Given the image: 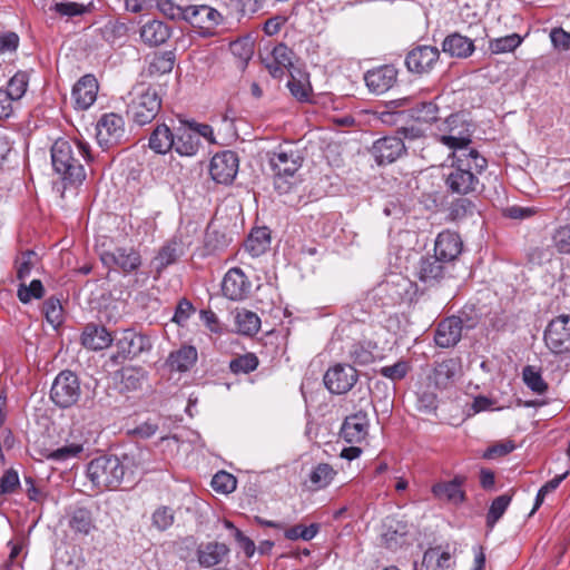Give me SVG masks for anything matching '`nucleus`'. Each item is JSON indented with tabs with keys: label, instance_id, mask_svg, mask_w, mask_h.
<instances>
[{
	"label": "nucleus",
	"instance_id": "1",
	"mask_svg": "<svg viewBox=\"0 0 570 570\" xmlns=\"http://www.w3.org/2000/svg\"><path fill=\"white\" fill-rule=\"evenodd\" d=\"M80 158L92 160L90 146L81 140L57 139L51 147V160L55 170L71 185L81 184L86 173Z\"/></svg>",
	"mask_w": 570,
	"mask_h": 570
},
{
	"label": "nucleus",
	"instance_id": "2",
	"mask_svg": "<svg viewBox=\"0 0 570 570\" xmlns=\"http://www.w3.org/2000/svg\"><path fill=\"white\" fill-rule=\"evenodd\" d=\"M451 170L446 176L448 189L458 195H468L476 190L478 175L488 167V160L476 149L469 153L452 154Z\"/></svg>",
	"mask_w": 570,
	"mask_h": 570
},
{
	"label": "nucleus",
	"instance_id": "3",
	"mask_svg": "<svg viewBox=\"0 0 570 570\" xmlns=\"http://www.w3.org/2000/svg\"><path fill=\"white\" fill-rule=\"evenodd\" d=\"M125 473L124 463L115 455H101L91 460L87 466V476L98 489L118 488Z\"/></svg>",
	"mask_w": 570,
	"mask_h": 570
},
{
	"label": "nucleus",
	"instance_id": "4",
	"mask_svg": "<svg viewBox=\"0 0 570 570\" xmlns=\"http://www.w3.org/2000/svg\"><path fill=\"white\" fill-rule=\"evenodd\" d=\"M161 109V98L155 88L148 87L131 95L127 104L128 118L138 126L150 124Z\"/></svg>",
	"mask_w": 570,
	"mask_h": 570
},
{
	"label": "nucleus",
	"instance_id": "5",
	"mask_svg": "<svg viewBox=\"0 0 570 570\" xmlns=\"http://www.w3.org/2000/svg\"><path fill=\"white\" fill-rule=\"evenodd\" d=\"M303 157L297 149L292 147H278L271 154L269 165L275 174V188L279 191H287L289 186L285 184L284 178L293 177L302 167Z\"/></svg>",
	"mask_w": 570,
	"mask_h": 570
},
{
	"label": "nucleus",
	"instance_id": "6",
	"mask_svg": "<svg viewBox=\"0 0 570 570\" xmlns=\"http://www.w3.org/2000/svg\"><path fill=\"white\" fill-rule=\"evenodd\" d=\"M223 14L208 4H190L185 7V22L190 24L202 37H212L223 22Z\"/></svg>",
	"mask_w": 570,
	"mask_h": 570
},
{
	"label": "nucleus",
	"instance_id": "7",
	"mask_svg": "<svg viewBox=\"0 0 570 570\" xmlns=\"http://www.w3.org/2000/svg\"><path fill=\"white\" fill-rule=\"evenodd\" d=\"M81 395V387L78 376L69 371H61L55 379L51 390V401L61 409L75 405Z\"/></svg>",
	"mask_w": 570,
	"mask_h": 570
},
{
	"label": "nucleus",
	"instance_id": "8",
	"mask_svg": "<svg viewBox=\"0 0 570 570\" xmlns=\"http://www.w3.org/2000/svg\"><path fill=\"white\" fill-rule=\"evenodd\" d=\"M468 478L455 474L451 480H440L431 487V493L435 500L443 504L460 507L466 502L465 491Z\"/></svg>",
	"mask_w": 570,
	"mask_h": 570
},
{
	"label": "nucleus",
	"instance_id": "9",
	"mask_svg": "<svg viewBox=\"0 0 570 570\" xmlns=\"http://www.w3.org/2000/svg\"><path fill=\"white\" fill-rule=\"evenodd\" d=\"M96 130L97 141L104 149L121 144L126 137L125 121L115 112L104 114L97 122Z\"/></svg>",
	"mask_w": 570,
	"mask_h": 570
},
{
	"label": "nucleus",
	"instance_id": "10",
	"mask_svg": "<svg viewBox=\"0 0 570 570\" xmlns=\"http://www.w3.org/2000/svg\"><path fill=\"white\" fill-rule=\"evenodd\" d=\"M546 346L553 354L570 352V315H559L551 320L544 331Z\"/></svg>",
	"mask_w": 570,
	"mask_h": 570
},
{
	"label": "nucleus",
	"instance_id": "11",
	"mask_svg": "<svg viewBox=\"0 0 570 570\" xmlns=\"http://www.w3.org/2000/svg\"><path fill=\"white\" fill-rule=\"evenodd\" d=\"M449 134L441 135L439 141L453 150V153H469L468 148L471 144L472 130L470 126L462 121L459 115H451L446 118Z\"/></svg>",
	"mask_w": 570,
	"mask_h": 570
},
{
	"label": "nucleus",
	"instance_id": "12",
	"mask_svg": "<svg viewBox=\"0 0 570 570\" xmlns=\"http://www.w3.org/2000/svg\"><path fill=\"white\" fill-rule=\"evenodd\" d=\"M440 60V51L434 46L420 45L410 50L405 56L407 70L416 75L430 73Z\"/></svg>",
	"mask_w": 570,
	"mask_h": 570
},
{
	"label": "nucleus",
	"instance_id": "13",
	"mask_svg": "<svg viewBox=\"0 0 570 570\" xmlns=\"http://www.w3.org/2000/svg\"><path fill=\"white\" fill-rule=\"evenodd\" d=\"M239 159L236 153H217L210 160L209 175L217 184L229 185L238 173Z\"/></svg>",
	"mask_w": 570,
	"mask_h": 570
},
{
	"label": "nucleus",
	"instance_id": "14",
	"mask_svg": "<svg viewBox=\"0 0 570 570\" xmlns=\"http://www.w3.org/2000/svg\"><path fill=\"white\" fill-rule=\"evenodd\" d=\"M357 380L356 368L348 364H336L328 368L324 375L325 386L335 394L347 393Z\"/></svg>",
	"mask_w": 570,
	"mask_h": 570
},
{
	"label": "nucleus",
	"instance_id": "15",
	"mask_svg": "<svg viewBox=\"0 0 570 570\" xmlns=\"http://www.w3.org/2000/svg\"><path fill=\"white\" fill-rule=\"evenodd\" d=\"M397 76L399 71L393 65H383L367 70L364 81L370 92L382 95L394 87Z\"/></svg>",
	"mask_w": 570,
	"mask_h": 570
},
{
	"label": "nucleus",
	"instance_id": "16",
	"mask_svg": "<svg viewBox=\"0 0 570 570\" xmlns=\"http://www.w3.org/2000/svg\"><path fill=\"white\" fill-rule=\"evenodd\" d=\"M294 52L285 43L276 45L262 57V62L273 78H282L286 71L291 73Z\"/></svg>",
	"mask_w": 570,
	"mask_h": 570
},
{
	"label": "nucleus",
	"instance_id": "17",
	"mask_svg": "<svg viewBox=\"0 0 570 570\" xmlns=\"http://www.w3.org/2000/svg\"><path fill=\"white\" fill-rule=\"evenodd\" d=\"M368 429V415L365 411L360 410L344 419L340 434L345 442L357 444L367 439Z\"/></svg>",
	"mask_w": 570,
	"mask_h": 570
},
{
	"label": "nucleus",
	"instance_id": "18",
	"mask_svg": "<svg viewBox=\"0 0 570 570\" xmlns=\"http://www.w3.org/2000/svg\"><path fill=\"white\" fill-rule=\"evenodd\" d=\"M405 151L404 141L397 136L382 137L371 148V153L379 165L392 164Z\"/></svg>",
	"mask_w": 570,
	"mask_h": 570
},
{
	"label": "nucleus",
	"instance_id": "19",
	"mask_svg": "<svg viewBox=\"0 0 570 570\" xmlns=\"http://www.w3.org/2000/svg\"><path fill=\"white\" fill-rule=\"evenodd\" d=\"M99 85L94 75L82 76L73 86L71 98L77 110L90 108L98 95Z\"/></svg>",
	"mask_w": 570,
	"mask_h": 570
},
{
	"label": "nucleus",
	"instance_id": "20",
	"mask_svg": "<svg viewBox=\"0 0 570 570\" xmlns=\"http://www.w3.org/2000/svg\"><path fill=\"white\" fill-rule=\"evenodd\" d=\"M250 289V282L239 267L230 268L222 282V293L230 301L244 299Z\"/></svg>",
	"mask_w": 570,
	"mask_h": 570
},
{
	"label": "nucleus",
	"instance_id": "21",
	"mask_svg": "<svg viewBox=\"0 0 570 570\" xmlns=\"http://www.w3.org/2000/svg\"><path fill=\"white\" fill-rule=\"evenodd\" d=\"M462 330L463 323L459 316L445 317L436 326L434 342L442 348L453 347L460 342Z\"/></svg>",
	"mask_w": 570,
	"mask_h": 570
},
{
	"label": "nucleus",
	"instance_id": "22",
	"mask_svg": "<svg viewBox=\"0 0 570 570\" xmlns=\"http://www.w3.org/2000/svg\"><path fill=\"white\" fill-rule=\"evenodd\" d=\"M173 35V28L163 20L148 19L139 28V37L144 45L153 48L164 45Z\"/></svg>",
	"mask_w": 570,
	"mask_h": 570
},
{
	"label": "nucleus",
	"instance_id": "23",
	"mask_svg": "<svg viewBox=\"0 0 570 570\" xmlns=\"http://www.w3.org/2000/svg\"><path fill=\"white\" fill-rule=\"evenodd\" d=\"M118 354L122 358H132L151 348L150 338L134 330H126L117 342Z\"/></svg>",
	"mask_w": 570,
	"mask_h": 570
},
{
	"label": "nucleus",
	"instance_id": "24",
	"mask_svg": "<svg viewBox=\"0 0 570 570\" xmlns=\"http://www.w3.org/2000/svg\"><path fill=\"white\" fill-rule=\"evenodd\" d=\"M105 264L112 263L124 273L129 274L137 271L141 265V256L138 250L132 247H117L114 252L102 255Z\"/></svg>",
	"mask_w": 570,
	"mask_h": 570
},
{
	"label": "nucleus",
	"instance_id": "25",
	"mask_svg": "<svg viewBox=\"0 0 570 570\" xmlns=\"http://www.w3.org/2000/svg\"><path fill=\"white\" fill-rule=\"evenodd\" d=\"M462 240L459 234L450 230L440 233L434 244V255L445 263L453 262L462 252Z\"/></svg>",
	"mask_w": 570,
	"mask_h": 570
},
{
	"label": "nucleus",
	"instance_id": "26",
	"mask_svg": "<svg viewBox=\"0 0 570 570\" xmlns=\"http://www.w3.org/2000/svg\"><path fill=\"white\" fill-rule=\"evenodd\" d=\"M68 527L80 535H89L96 530L94 513L90 508L76 505L67 512Z\"/></svg>",
	"mask_w": 570,
	"mask_h": 570
},
{
	"label": "nucleus",
	"instance_id": "27",
	"mask_svg": "<svg viewBox=\"0 0 570 570\" xmlns=\"http://www.w3.org/2000/svg\"><path fill=\"white\" fill-rule=\"evenodd\" d=\"M112 343L111 334L105 326L87 324L81 334V344L91 351L107 348Z\"/></svg>",
	"mask_w": 570,
	"mask_h": 570
},
{
	"label": "nucleus",
	"instance_id": "28",
	"mask_svg": "<svg viewBox=\"0 0 570 570\" xmlns=\"http://www.w3.org/2000/svg\"><path fill=\"white\" fill-rule=\"evenodd\" d=\"M445 262L436 255L424 256L420 259L416 275L423 283L433 284L440 282L445 274Z\"/></svg>",
	"mask_w": 570,
	"mask_h": 570
},
{
	"label": "nucleus",
	"instance_id": "29",
	"mask_svg": "<svg viewBox=\"0 0 570 570\" xmlns=\"http://www.w3.org/2000/svg\"><path fill=\"white\" fill-rule=\"evenodd\" d=\"M451 564V553L438 546L429 548L424 552L422 562L415 567V570H448Z\"/></svg>",
	"mask_w": 570,
	"mask_h": 570
},
{
	"label": "nucleus",
	"instance_id": "30",
	"mask_svg": "<svg viewBox=\"0 0 570 570\" xmlns=\"http://www.w3.org/2000/svg\"><path fill=\"white\" fill-rule=\"evenodd\" d=\"M337 475V471L328 463H318L309 472L305 485L311 491L327 488Z\"/></svg>",
	"mask_w": 570,
	"mask_h": 570
},
{
	"label": "nucleus",
	"instance_id": "31",
	"mask_svg": "<svg viewBox=\"0 0 570 570\" xmlns=\"http://www.w3.org/2000/svg\"><path fill=\"white\" fill-rule=\"evenodd\" d=\"M229 549L225 543L208 542L197 549L198 562L202 567L210 568L220 563L228 554Z\"/></svg>",
	"mask_w": 570,
	"mask_h": 570
},
{
	"label": "nucleus",
	"instance_id": "32",
	"mask_svg": "<svg viewBox=\"0 0 570 570\" xmlns=\"http://www.w3.org/2000/svg\"><path fill=\"white\" fill-rule=\"evenodd\" d=\"M442 49L451 57L468 58L473 53L475 48L470 38L460 33H451L443 40Z\"/></svg>",
	"mask_w": 570,
	"mask_h": 570
},
{
	"label": "nucleus",
	"instance_id": "33",
	"mask_svg": "<svg viewBox=\"0 0 570 570\" xmlns=\"http://www.w3.org/2000/svg\"><path fill=\"white\" fill-rule=\"evenodd\" d=\"M200 147V140L197 134L187 125L177 129L175 135L174 149L181 156H194Z\"/></svg>",
	"mask_w": 570,
	"mask_h": 570
},
{
	"label": "nucleus",
	"instance_id": "34",
	"mask_svg": "<svg viewBox=\"0 0 570 570\" xmlns=\"http://www.w3.org/2000/svg\"><path fill=\"white\" fill-rule=\"evenodd\" d=\"M271 245V233L267 227L253 228L244 243L245 250L252 257L263 255Z\"/></svg>",
	"mask_w": 570,
	"mask_h": 570
},
{
	"label": "nucleus",
	"instance_id": "35",
	"mask_svg": "<svg viewBox=\"0 0 570 570\" xmlns=\"http://www.w3.org/2000/svg\"><path fill=\"white\" fill-rule=\"evenodd\" d=\"M175 135L165 124L157 125L149 137V147L156 154L165 155L174 148Z\"/></svg>",
	"mask_w": 570,
	"mask_h": 570
},
{
	"label": "nucleus",
	"instance_id": "36",
	"mask_svg": "<svg viewBox=\"0 0 570 570\" xmlns=\"http://www.w3.org/2000/svg\"><path fill=\"white\" fill-rule=\"evenodd\" d=\"M196 361L197 350L194 346H183L169 354L167 365L171 371L186 372Z\"/></svg>",
	"mask_w": 570,
	"mask_h": 570
},
{
	"label": "nucleus",
	"instance_id": "37",
	"mask_svg": "<svg viewBox=\"0 0 570 570\" xmlns=\"http://www.w3.org/2000/svg\"><path fill=\"white\" fill-rule=\"evenodd\" d=\"M180 255L181 250L177 242L174 240L165 244L153 259L156 269L155 278H159L163 271L176 263Z\"/></svg>",
	"mask_w": 570,
	"mask_h": 570
},
{
	"label": "nucleus",
	"instance_id": "38",
	"mask_svg": "<svg viewBox=\"0 0 570 570\" xmlns=\"http://www.w3.org/2000/svg\"><path fill=\"white\" fill-rule=\"evenodd\" d=\"M459 371V363L454 358H448L435 364L433 380L438 387H446L453 382Z\"/></svg>",
	"mask_w": 570,
	"mask_h": 570
},
{
	"label": "nucleus",
	"instance_id": "39",
	"mask_svg": "<svg viewBox=\"0 0 570 570\" xmlns=\"http://www.w3.org/2000/svg\"><path fill=\"white\" fill-rule=\"evenodd\" d=\"M235 325L238 333L253 336L257 334L261 328V318L252 311H237L235 315Z\"/></svg>",
	"mask_w": 570,
	"mask_h": 570
},
{
	"label": "nucleus",
	"instance_id": "40",
	"mask_svg": "<svg viewBox=\"0 0 570 570\" xmlns=\"http://www.w3.org/2000/svg\"><path fill=\"white\" fill-rule=\"evenodd\" d=\"M175 53L173 51H164L154 53L148 63L149 76H161L171 72L175 65Z\"/></svg>",
	"mask_w": 570,
	"mask_h": 570
},
{
	"label": "nucleus",
	"instance_id": "41",
	"mask_svg": "<svg viewBox=\"0 0 570 570\" xmlns=\"http://www.w3.org/2000/svg\"><path fill=\"white\" fill-rule=\"evenodd\" d=\"M376 343L371 341L356 342L350 350V358L358 365H368L375 361Z\"/></svg>",
	"mask_w": 570,
	"mask_h": 570
},
{
	"label": "nucleus",
	"instance_id": "42",
	"mask_svg": "<svg viewBox=\"0 0 570 570\" xmlns=\"http://www.w3.org/2000/svg\"><path fill=\"white\" fill-rule=\"evenodd\" d=\"M523 40L524 38L518 33L494 38L489 41V51L492 55L514 52L522 45Z\"/></svg>",
	"mask_w": 570,
	"mask_h": 570
},
{
	"label": "nucleus",
	"instance_id": "43",
	"mask_svg": "<svg viewBox=\"0 0 570 570\" xmlns=\"http://www.w3.org/2000/svg\"><path fill=\"white\" fill-rule=\"evenodd\" d=\"M259 365V360L255 353H245L242 355H237L229 362V371L235 374H249L257 370Z\"/></svg>",
	"mask_w": 570,
	"mask_h": 570
},
{
	"label": "nucleus",
	"instance_id": "44",
	"mask_svg": "<svg viewBox=\"0 0 570 570\" xmlns=\"http://www.w3.org/2000/svg\"><path fill=\"white\" fill-rule=\"evenodd\" d=\"M298 77L294 71H291L289 80L287 81V88L291 94L299 101H306L308 99L311 92V85L307 76L301 73V71L295 70Z\"/></svg>",
	"mask_w": 570,
	"mask_h": 570
},
{
	"label": "nucleus",
	"instance_id": "45",
	"mask_svg": "<svg viewBox=\"0 0 570 570\" xmlns=\"http://www.w3.org/2000/svg\"><path fill=\"white\" fill-rule=\"evenodd\" d=\"M512 497L509 494H501L497 497L490 504L489 511L487 513V527L489 529H493L497 522L501 519V517L507 511L510 505Z\"/></svg>",
	"mask_w": 570,
	"mask_h": 570
},
{
	"label": "nucleus",
	"instance_id": "46",
	"mask_svg": "<svg viewBox=\"0 0 570 570\" xmlns=\"http://www.w3.org/2000/svg\"><path fill=\"white\" fill-rule=\"evenodd\" d=\"M524 384L537 394H544L548 391V384L543 380L541 372L532 365H527L522 370Z\"/></svg>",
	"mask_w": 570,
	"mask_h": 570
},
{
	"label": "nucleus",
	"instance_id": "47",
	"mask_svg": "<svg viewBox=\"0 0 570 570\" xmlns=\"http://www.w3.org/2000/svg\"><path fill=\"white\" fill-rule=\"evenodd\" d=\"M411 116L417 121L432 124L439 118V107L433 101H423L411 109Z\"/></svg>",
	"mask_w": 570,
	"mask_h": 570
},
{
	"label": "nucleus",
	"instance_id": "48",
	"mask_svg": "<svg viewBox=\"0 0 570 570\" xmlns=\"http://www.w3.org/2000/svg\"><path fill=\"white\" fill-rule=\"evenodd\" d=\"M42 313L49 324L55 328L63 321V309L59 298L49 297L43 302Z\"/></svg>",
	"mask_w": 570,
	"mask_h": 570
},
{
	"label": "nucleus",
	"instance_id": "49",
	"mask_svg": "<svg viewBox=\"0 0 570 570\" xmlns=\"http://www.w3.org/2000/svg\"><path fill=\"white\" fill-rule=\"evenodd\" d=\"M20 488L19 474L14 469H8L0 478V505L6 501V495L14 493Z\"/></svg>",
	"mask_w": 570,
	"mask_h": 570
},
{
	"label": "nucleus",
	"instance_id": "50",
	"mask_svg": "<svg viewBox=\"0 0 570 570\" xmlns=\"http://www.w3.org/2000/svg\"><path fill=\"white\" fill-rule=\"evenodd\" d=\"M29 83V76L24 71H18L16 72L10 80L8 81V86L4 89L10 96L16 100H20L28 88Z\"/></svg>",
	"mask_w": 570,
	"mask_h": 570
},
{
	"label": "nucleus",
	"instance_id": "51",
	"mask_svg": "<svg viewBox=\"0 0 570 570\" xmlns=\"http://www.w3.org/2000/svg\"><path fill=\"white\" fill-rule=\"evenodd\" d=\"M318 530L320 525L317 523H312L309 525L295 524L285 530L284 537L287 540L292 541H296L299 539L304 541H309L318 533Z\"/></svg>",
	"mask_w": 570,
	"mask_h": 570
},
{
	"label": "nucleus",
	"instance_id": "52",
	"mask_svg": "<svg viewBox=\"0 0 570 570\" xmlns=\"http://www.w3.org/2000/svg\"><path fill=\"white\" fill-rule=\"evenodd\" d=\"M175 522V512L171 508L161 505L158 507L151 515V524L158 531H166Z\"/></svg>",
	"mask_w": 570,
	"mask_h": 570
},
{
	"label": "nucleus",
	"instance_id": "53",
	"mask_svg": "<svg viewBox=\"0 0 570 570\" xmlns=\"http://www.w3.org/2000/svg\"><path fill=\"white\" fill-rule=\"evenodd\" d=\"M210 484L216 492L228 494L236 489L237 480L232 473L219 471L213 476Z\"/></svg>",
	"mask_w": 570,
	"mask_h": 570
},
{
	"label": "nucleus",
	"instance_id": "54",
	"mask_svg": "<svg viewBox=\"0 0 570 570\" xmlns=\"http://www.w3.org/2000/svg\"><path fill=\"white\" fill-rule=\"evenodd\" d=\"M43 294L45 288L39 279H33L28 286L21 284L18 288V298L24 304L29 303L32 298H41Z\"/></svg>",
	"mask_w": 570,
	"mask_h": 570
},
{
	"label": "nucleus",
	"instance_id": "55",
	"mask_svg": "<svg viewBox=\"0 0 570 570\" xmlns=\"http://www.w3.org/2000/svg\"><path fill=\"white\" fill-rule=\"evenodd\" d=\"M157 9L166 18L178 21L185 20V7L175 3L173 0H156Z\"/></svg>",
	"mask_w": 570,
	"mask_h": 570
},
{
	"label": "nucleus",
	"instance_id": "56",
	"mask_svg": "<svg viewBox=\"0 0 570 570\" xmlns=\"http://www.w3.org/2000/svg\"><path fill=\"white\" fill-rule=\"evenodd\" d=\"M36 253L33 250H26L16 261L17 278L24 281L31 274L35 266Z\"/></svg>",
	"mask_w": 570,
	"mask_h": 570
},
{
	"label": "nucleus",
	"instance_id": "57",
	"mask_svg": "<svg viewBox=\"0 0 570 570\" xmlns=\"http://www.w3.org/2000/svg\"><path fill=\"white\" fill-rule=\"evenodd\" d=\"M229 49L242 62H247L254 53V46L247 38L232 41Z\"/></svg>",
	"mask_w": 570,
	"mask_h": 570
},
{
	"label": "nucleus",
	"instance_id": "58",
	"mask_svg": "<svg viewBox=\"0 0 570 570\" xmlns=\"http://www.w3.org/2000/svg\"><path fill=\"white\" fill-rule=\"evenodd\" d=\"M552 243L560 254H570V225L557 228L552 235Z\"/></svg>",
	"mask_w": 570,
	"mask_h": 570
},
{
	"label": "nucleus",
	"instance_id": "59",
	"mask_svg": "<svg viewBox=\"0 0 570 570\" xmlns=\"http://www.w3.org/2000/svg\"><path fill=\"white\" fill-rule=\"evenodd\" d=\"M82 451V444L71 443L51 451L47 458L53 461H66L78 456Z\"/></svg>",
	"mask_w": 570,
	"mask_h": 570
},
{
	"label": "nucleus",
	"instance_id": "60",
	"mask_svg": "<svg viewBox=\"0 0 570 570\" xmlns=\"http://www.w3.org/2000/svg\"><path fill=\"white\" fill-rule=\"evenodd\" d=\"M550 40L552 46L561 51L570 50V32L562 27L552 28L550 31Z\"/></svg>",
	"mask_w": 570,
	"mask_h": 570
},
{
	"label": "nucleus",
	"instance_id": "61",
	"mask_svg": "<svg viewBox=\"0 0 570 570\" xmlns=\"http://www.w3.org/2000/svg\"><path fill=\"white\" fill-rule=\"evenodd\" d=\"M409 371V365L405 361H399L393 365L383 366L380 374L392 381H399L405 377Z\"/></svg>",
	"mask_w": 570,
	"mask_h": 570
},
{
	"label": "nucleus",
	"instance_id": "62",
	"mask_svg": "<svg viewBox=\"0 0 570 570\" xmlns=\"http://www.w3.org/2000/svg\"><path fill=\"white\" fill-rule=\"evenodd\" d=\"M52 9L60 16L67 17L80 16L86 11V7L82 3L71 1L56 2Z\"/></svg>",
	"mask_w": 570,
	"mask_h": 570
},
{
	"label": "nucleus",
	"instance_id": "63",
	"mask_svg": "<svg viewBox=\"0 0 570 570\" xmlns=\"http://www.w3.org/2000/svg\"><path fill=\"white\" fill-rule=\"evenodd\" d=\"M158 424L153 420H147L136 428L128 431V434L137 438V439H149L154 436L158 431Z\"/></svg>",
	"mask_w": 570,
	"mask_h": 570
},
{
	"label": "nucleus",
	"instance_id": "64",
	"mask_svg": "<svg viewBox=\"0 0 570 570\" xmlns=\"http://www.w3.org/2000/svg\"><path fill=\"white\" fill-rule=\"evenodd\" d=\"M195 311L193 304L186 299L181 298L176 307L175 314L173 316V322L183 325Z\"/></svg>",
	"mask_w": 570,
	"mask_h": 570
}]
</instances>
